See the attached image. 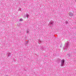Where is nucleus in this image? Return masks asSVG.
<instances>
[{
  "mask_svg": "<svg viewBox=\"0 0 76 76\" xmlns=\"http://www.w3.org/2000/svg\"><path fill=\"white\" fill-rule=\"evenodd\" d=\"M70 44L68 42H67L65 46L63 48V50H67V48L68 49H70Z\"/></svg>",
  "mask_w": 76,
  "mask_h": 76,
  "instance_id": "f257e3e1",
  "label": "nucleus"
},
{
  "mask_svg": "<svg viewBox=\"0 0 76 76\" xmlns=\"http://www.w3.org/2000/svg\"><path fill=\"white\" fill-rule=\"evenodd\" d=\"M53 23H54V22L53 21H51L49 24V26L53 27Z\"/></svg>",
  "mask_w": 76,
  "mask_h": 76,
  "instance_id": "f03ea898",
  "label": "nucleus"
},
{
  "mask_svg": "<svg viewBox=\"0 0 76 76\" xmlns=\"http://www.w3.org/2000/svg\"><path fill=\"white\" fill-rule=\"evenodd\" d=\"M65 61L64 59L61 60V66H64V64Z\"/></svg>",
  "mask_w": 76,
  "mask_h": 76,
  "instance_id": "7ed1b4c3",
  "label": "nucleus"
},
{
  "mask_svg": "<svg viewBox=\"0 0 76 76\" xmlns=\"http://www.w3.org/2000/svg\"><path fill=\"white\" fill-rule=\"evenodd\" d=\"M29 17V15L28 14H26V15H24L25 18H28Z\"/></svg>",
  "mask_w": 76,
  "mask_h": 76,
  "instance_id": "20e7f679",
  "label": "nucleus"
},
{
  "mask_svg": "<svg viewBox=\"0 0 76 76\" xmlns=\"http://www.w3.org/2000/svg\"><path fill=\"white\" fill-rule=\"evenodd\" d=\"M69 15L70 16H73V13L72 12H70L69 14Z\"/></svg>",
  "mask_w": 76,
  "mask_h": 76,
  "instance_id": "39448f33",
  "label": "nucleus"
},
{
  "mask_svg": "<svg viewBox=\"0 0 76 76\" xmlns=\"http://www.w3.org/2000/svg\"><path fill=\"white\" fill-rule=\"evenodd\" d=\"M11 54L10 53H7V56H8V57H9L10 56Z\"/></svg>",
  "mask_w": 76,
  "mask_h": 76,
  "instance_id": "423d86ee",
  "label": "nucleus"
},
{
  "mask_svg": "<svg viewBox=\"0 0 76 76\" xmlns=\"http://www.w3.org/2000/svg\"><path fill=\"white\" fill-rule=\"evenodd\" d=\"M20 21H22L23 20V19L21 18L19 20Z\"/></svg>",
  "mask_w": 76,
  "mask_h": 76,
  "instance_id": "0eeeda50",
  "label": "nucleus"
},
{
  "mask_svg": "<svg viewBox=\"0 0 76 76\" xmlns=\"http://www.w3.org/2000/svg\"><path fill=\"white\" fill-rule=\"evenodd\" d=\"M66 24H67L68 23V22H67V21H66L65 22Z\"/></svg>",
  "mask_w": 76,
  "mask_h": 76,
  "instance_id": "6e6552de",
  "label": "nucleus"
},
{
  "mask_svg": "<svg viewBox=\"0 0 76 76\" xmlns=\"http://www.w3.org/2000/svg\"><path fill=\"white\" fill-rule=\"evenodd\" d=\"M29 42V41H26V42Z\"/></svg>",
  "mask_w": 76,
  "mask_h": 76,
  "instance_id": "1a4fd4ad",
  "label": "nucleus"
},
{
  "mask_svg": "<svg viewBox=\"0 0 76 76\" xmlns=\"http://www.w3.org/2000/svg\"><path fill=\"white\" fill-rule=\"evenodd\" d=\"M21 10V9L20 8L19 10H20V11Z\"/></svg>",
  "mask_w": 76,
  "mask_h": 76,
  "instance_id": "9d476101",
  "label": "nucleus"
},
{
  "mask_svg": "<svg viewBox=\"0 0 76 76\" xmlns=\"http://www.w3.org/2000/svg\"><path fill=\"white\" fill-rule=\"evenodd\" d=\"M27 33H29V31H27Z\"/></svg>",
  "mask_w": 76,
  "mask_h": 76,
  "instance_id": "9b49d317",
  "label": "nucleus"
},
{
  "mask_svg": "<svg viewBox=\"0 0 76 76\" xmlns=\"http://www.w3.org/2000/svg\"><path fill=\"white\" fill-rule=\"evenodd\" d=\"M62 47V46H60V47Z\"/></svg>",
  "mask_w": 76,
  "mask_h": 76,
  "instance_id": "f8f14e48",
  "label": "nucleus"
}]
</instances>
